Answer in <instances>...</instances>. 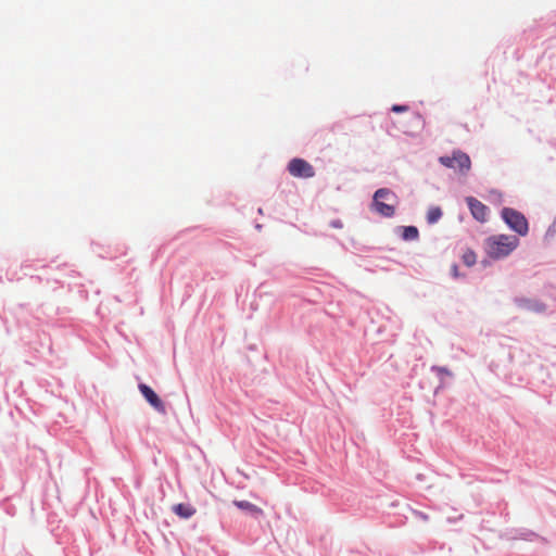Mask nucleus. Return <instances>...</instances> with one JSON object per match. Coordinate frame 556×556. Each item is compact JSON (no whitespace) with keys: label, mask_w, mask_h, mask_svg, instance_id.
Here are the masks:
<instances>
[{"label":"nucleus","mask_w":556,"mask_h":556,"mask_svg":"<svg viewBox=\"0 0 556 556\" xmlns=\"http://www.w3.org/2000/svg\"><path fill=\"white\" fill-rule=\"evenodd\" d=\"M519 244L515 236L497 235L489 237L485 242V251L492 258H502L509 255Z\"/></svg>","instance_id":"1"},{"label":"nucleus","mask_w":556,"mask_h":556,"mask_svg":"<svg viewBox=\"0 0 556 556\" xmlns=\"http://www.w3.org/2000/svg\"><path fill=\"white\" fill-rule=\"evenodd\" d=\"M399 203L397 195L388 188H380L374 193L371 208L383 217H392Z\"/></svg>","instance_id":"2"},{"label":"nucleus","mask_w":556,"mask_h":556,"mask_svg":"<svg viewBox=\"0 0 556 556\" xmlns=\"http://www.w3.org/2000/svg\"><path fill=\"white\" fill-rule=\"evenodd\" d=\"M502 218L518 235L526 236L528 233V220L522 213L510 207H504L502 210Z\"/></svg>","instance_id":"3"},{"label":"nucleus","mask_w":556,"mask_h":556,"mask_svg":"<svg viewBox=\"0 0 556 556\" xmlns=\"http://www.w3.org/2000/svg\"><path fill=\"white\" fill-rule=\"evenodd\" d=\"M439 162L443 166L458 170L463 175H466L471 167L470 157L459 150L454 151L452 156H441Z\"/></svg>","instance_id":"4"},{"label":"nucleus","mask_w":556,"mask_h":556,"mask_svg":"<svg viewBox=\"0 0 556 556\" xmlns=\"http://www.w3.org/2000/svg\"><path fill=\"white\" fill-rule=\"evenodd\" d=\"M291 176L299 178H311L315 175L314 167L303 159H292L288 164Z\"/></svg>","instance_id":"5"},{"label":"nucleus","mask_w":556,"mask_h":556,"mask_svg":"<svg viewBox=\"0 0 556 556\" xmlns=\"http://www.w3.org/2000/svg\"><path fill=\"white\" fill-rule=\"evenodd\" d=\"M470 213L475 219L480 223H484L488 219L489 208L481 201L477 200L473 197H468L466 199Z\"/></svg>","instance_id":"6"},{"label":"nucleus","mask_w":556,"mask_h":556,"mask_svg":"<svg viewBox=\"0 0 556 556\" xmlns=\"http://www.w3.org/2000/svg\"><path fill=\"white\" fill-rule=\"evenodd\" d=\"M138 388L143 397L153 408H155L159 413L165 414L166 409L164 403L149 386L140 383Z\"/></svg>","instance_id":"7"},{"label":"nucleus","mask_w":556,"mask_h":556,"mask_svg":"<svg viewBox=\"0 0 556 556\" xmlns=\"http://www.w3.org/2000/svg\"><path fill=\"white\" fill-rule=\"evenodd\" d=\"M173 511L180 518L188 519L195 514V508L190 504L179 503L173 506Z\"/></svg>","instance_id":"8"},{"label":"nucleus","mask_w":556,"mask_h":556,"mask_svg":"<svg viewBox=\"0 0 556 556\" xmlns=\"http://www.w3.org/2000/svg\"><path fill=\"white\" fill-rule=\"evenodd\" d=\"M518 304L520 307H523V308H527L530 311H534V312H539V313L545 311V305L539 301L521 299L518 301Z\"/></svg>","instance_id":"9"},{"label":"nucleus","mask_w":556,"mask_h":556,"mask_svg":"<svg viewBox=\"0 0 556 556\" xmlns=\"http://www.w3.org/2000/svg\"><path fill=\"white\" fill-rule=\"evenodd\" d=\"M233 504L241 510L248 511L252 515H261L263 510L256 505L248 502V501H235Z\"/></svg>","instance_id":"10"},{"label":"nucleus","mask_w":556,"mask_h":556,"mask_svg":"<svg viewBox=\"0 0 556 556\" xmlns=\"http://www.w3.org/2000/svg\"><path fill=\"white\" fill-rule=\"evenodd\" d=\"M402 229V238L406 241L416 240L419 237V231L415 226H404Z\"/></svg>","instance_id":"11"},{"label":"nucleus","mask_w":556,"mask_h":556,"mask_svg":"<svg viewBox=\"0 0 556 556\" xmlns=\"http://www.w3.org/2000/svg\"><path fill=\"white\" fill-rule=\"evenodd\" d=\"M442 216V211L439 206H432L428 210L427 222L429 224L437 223Z\"/></svg>","instance_id":"12"},{"label":"nucleus","mask_w":556,"mask_h":556,"mask_svg":"<svg viewBox=\"0 0 556 556\" xmlns=\"http://www.w3.org/2000/svg\"><path fill=\"white\" fill-rule=\"evenodd\" d=\"M463 262L467 265V266H472L476 264L477 262V255L473 251L471 250H467L463 256Z\"/></svg>","instance_id":"13"},{"label":"nucleus","mask_w":556,"mask_h":556,"mask_svg":"<svg viewBox=\"0 0 556 556\" xmlns=\"http://www.w3.org/2000/svg\"><path fill=\"white\" fill-rule=\"evenodd\" d=\"M391 110L393 112H395V113H403V112H406L408 110V106L407 105L394 104Z\"/></svg>","instance_id":"14"},{"label":"nucleus","mask_w":556,"mask_h":556,"mask_svg":"<svg viewBox=\"0 0 556 556\" xmlns=\"http://www.w3.org/2000/svg\"><path fill=\"white\" fill-rule=\"evenodd\" d=\"M434 371H437L438 374L440 375H451V371L447 369V368H444V367H433L432 368Z\"/></svg>","instance_id":"15"},{"label":"nucleus","mask_w":556,"mask_h":556,"mask_svg":"<svg viewBox=\"0 0 556 556\" xmlns=\"http://www.w3.org/2000/svg\"><path fill=\"white\" fill-rule=\"evenodd\" d=\"M452 273H453V276H454V277H457V276H458V267H457V265H453V266H452Z\"/></svg>","instance_id":"16"},{"label":"nucleus","mask_w":556,"mask_h":556,"mask_svg":"<svg viewBox=\"0 0 556 556\" xmlns=\"http://www.w3.org/2000/svg\"><path fill=\"white\" fill-rule=\"evenodd\" d=\"M334 227H340L341 225L339 223L333 224Z\"/></svg>","instance_id":"17"}]
</instances>
